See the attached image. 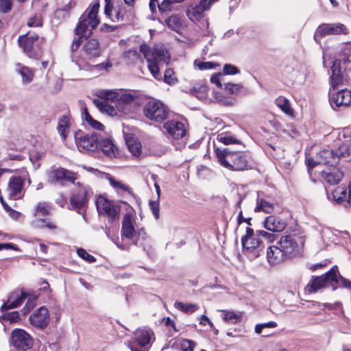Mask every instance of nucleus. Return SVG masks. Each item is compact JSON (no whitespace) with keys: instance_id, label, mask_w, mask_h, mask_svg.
Instances as JSON below:
<instances>
[{"instance_id":"f257e3e1","label":"nucleus","mask_w":351,"mask_h":351,"mask_svg":"<svg viewBox=\"0 0 351 351\" xmlns=\"http://www.w3.org/2000/svg\"><path fill=\"white\" fill-rule=\"evenodd\" d=\"M45 42L43 37H40L36 33L29 32L19 36L18 43L23 53L28 58L39 60L43 55L42 45Z\"/></svg>"},{"instance_id":"f03ea898","label":"nucleus","mask_w":351,"mask_h":351,"mask_svg":"<svg viewBox=\"0 0 351 351\" xmlns=\"http://www.w3.org/2000/svg\"><path fill=\"white\" fill-rule=\"evenodd\" d=\"M100 3L99 1L95 2L90 9L87 10V14H82L74 30L75 35L85 36L87 38L92 34L94 29L99 23L100 21L97 17Z\"/></svg>"},{"instance_id":"7ed1b4c3","label":"nucleus","mask_w":351,"mask_h":351,"mask_svg":"<svg viewBox=\"0 0 351 351\" xmlns=\"http://www.w3.org/2000/svg\"><path fill=\"white\" fill-rule=\"evenodd\" d=\"M143 112L147 119L162 123L168 118L169 109L160 100L151 98L143 104Z\"/></svg>"},{"instance_id":"20e7f679","label":"nucleus","mask_w":351,"mask_h":351,"mask_svg":"<svg viewBox=\"0 0 351 351\" xmlns=\"http://www.w3.org/2000/svg\"><path fill=\"white\" fill-rule=\"evenodd\" d=\"M257 234V231L254 233L252 228L247 227L245 233L241 237V244L243 252L245 254L250 256L253 258H257L261 252L263 250V244Z\"/></svg>"},{"instance_id":"39448f33","label":"nucleus","mask_w":351,"mask_h":351,"mask_svg":"<svg viewBox=\"0 0 351 351\" xmlns=\"http://www.w3.org/2000/svg\"><path fill=\"white\" fill-rule=\"evenodd\" d=\"M221 165L232 171H243L247 169V160L244 154L221 149Z\"/></svg>"},{"instance_id":"423d86ee","label":"nucleus","mask_w":351,"mask_h":351,"mask_svg":"<svg viewBox=\"0 0 351 351\" xmlns=\"http://www.w3.org/2000/svg\"><path fill=\"white\" fill-rule=\"evenodd\" d=\"M338 267L333 266L324 275L320 276H313L310 282L308 283L306 289L310 293H315L319 289L328 287L334 286V283H337V272Z\"/></svg>"},{"instance_id":"0eeeda50","label":"nucleus","mask_w":351,"mask_h":351,"mask_svg":"<svg viewBox=\"0 0 351 351\" xmlns=\"http://www.w3.org/2000/svg\"><path fill=\"white\" fill-rule=\"evenodd\" d=\"M99 134L93 132L90 134H84L82 131L75 133V140L80 151L94 152L99 147Z\"/></svg>"},{"instance_id":"6e6552de","label":"nucleus","mask_w":351,"mask_h":351,"mask_svg":"<svg viewBox=\"0 0 351 351\" xmlns=\"http://www.w3.org/2000/svg\"><path fill=\"white\" fill-rule=\"evenodd\" d=\"M95 205L98 212L100 213L103 210L108 217L109 223H112L119 221L121 208L111 201L107 199L103 196H99L95 201Z\"/></svg>"},{"instance_id":"1a4fd4ad","label":"nucleus","mask_w":351,"mask_h":351,"mask_svg":"<svg viewBox=\"0 0 351 351\" xmlns=\"http://www.w3.org/2000/svg\"><path fill=\"white\" fill-rule=\"evenodd\" d=\"M33 339L24 330L16 328L12 330L10 337V345L16 350L26 351L32 348Z\"/></svg>"},{"instance_id":"9d476101","label":"nucleus","mask_w":351,"mask_h":351,"mask_svg":"<svg viewBox=\"0 0 351 351\" xmlns=\"http://www.w3.org/2000/svg\"><path fill=\"white\" fill-rule=\"evenodd\" d=\"M346 156H349V152L347 146L344 145L340 146L335 152L330 149H324L317 154V163L324 165H330L329 167H332L338 163L341 157Z\"/></svg>"},{"instance_id":"9b49d317","label":"nucleus","mask_w":351,"mask_h":351,"mask_svg":"<svg viewBox=\"0 0 351 351\" xmlns=\"http://www.w3.org/2000/svg\"><path fill=\"white\" fill-rule=\"evenodd\" d=\"M136 336L137 344L141 346V348L130 346L131 351H147L152 341L155 339L154 331L149 328L138 329Z\"/></svg>"},{"instance_id":"f8f14e48","label":"nucleus","mask_w":351,"mask_h":351,"mask_svg":"<svg viewBox=\"0 0 351 351\" xmlns=\"http://www.w3.org/2000/svg\"><path fill=\"white\" fill-rule=\"evenodd\" d=\"M75 180L73 172L61 167L51 170L48 174V182L51 184L64 185L68 182L74 183Z\"/></svg>"},{"instance_id":"ddd939ff","label":"nucleus","mask_w":351,"mask_h":351,"mask_svg":"<svg viewBox=\"0 0 351 351\" xmlns=\"http://www.w3.org/2000/svg\"><path fill=\"white\" fill-rule=\"evenodd\" d=\"M277 244L288 258L295 256L298 253L299 245L294 236H282Z\"/></svg>"},{"instance_id":"4468645a","label":"nucleus","mask_w":351,"mask_h":351,"mask_svg":"<svg viewBox=\"0 0 351 351\" xmlns=\"http://www.w3.org/2000/svg\"><path fill=\"white\" fill-rule=\"evenodd\" d=\"M28 294L21 290H15L10 293L8 300L1 306V311L5 313L10 309L18 308L21 306Z\"/></svg>"},{"instance_id":"2eb2a0df","label":"nucleus","mask_w":351,"mask_h":351,"mask_svg":"<svg viewBox=\"0 0 351 351\" xmlns=\"http://www.w3.org/2000/svg\"><path fill=\"white\" fill-rule=\"evenodd\" d=\"M329 101L332 108L346 107L351 104V90L343 89L336 93H329Z\"/></svg>"},{"instance_id":"dca6fc26","label":"nucleus","mask_w":351,"mask_h":351,"mask_svg":"<svg viewBox=\"0 0 351 351\" xmlns=\"http://www.w3.org/2000/svg\"><path fill=\"white\" fill-rule=\"evenodd\" d=\"M316 34L322 37L330 35H347L348 30L343 24L340 23L332 24L323 23L319 25Z\"/></svg>"},{"instance_id":"f3484780","label":"nucleus","mask_w":351,"mask_h":351,"mask_svg":"<svg viewBox=\"0 0 351 351\" xmlns=\"http://www.w3.org/2000/svg\"><path fill=\"white\" fill-rule=\"evenodd\" d=\"M29 321L32 326L40 328H45L49 323V315L47 308L40 307L33 315L29 317Z\"/></svg>"},{"instance_id":"a211bd4d","label":"nucleus","mask_w":351,"mask_h":351,"mask_svg":"<svg viewBox=\"0 0 351 351\" xmlns=\"http://www.w3.org/2000/svg\"><path fill=\"white\" fill-rule=\"evenodd\" d=\"M341 60L336 59L330 67V82L333 89L338 86L343 84L345 81V76L341 69Z\"/></svg>"},{"instance_id":"6ab92c4d","label":"nucleus","mask_w":351,"mask_h":351,"mask_svg":"<svg viewBox=\"0 0 351 351\" xmlns=\"http://www.w3.org/2000/svg\"><path fill=\"white\" fill-rule=\"evenodd\" d=\"M163 128L167 133L175 139L182 138L186 133L184 124L175 120L167 121L164 123Z\"/></svg>"},{"instance_id":"aec40b11","label":"nucleus","mask_w":351,"mask_h":351,"mask_svg":"<svg viewBox=\"0 0 351 351\" xmlns=\"http://www.w3.org/2000/svg\"><path fill=\"white\" fill-rule=\"evenodd\" d=\"M23 179L20 176H12L9 180L7 191L11 199H16L21 197Z\"/></svg>"},{"instance_id":"412c9836","label":"nucleus","mask_w":351,"mask_h":351,"mask_svg":"<svg viewBox=\"0 0 351 351\" xmlns=\"http://www.w3.org/2000/svg\"><path fill=\"white\" fill-rule=\"evenodd\" d=\"M289 258L278 245L270 246L267 250V259L271 265L282 263Z\"/></svg>"},{"instance_id":"4be33fe9","label":"nucleus","mask_w":351,"mask_h":351,"mask_svg":"<svg viewBox=\"0 0 351 351\" xmlns=\"http://www.w3.org/2000/svg\"><path fill=\"white\" fill-rule=\"evenodd\" d=\"M87 193V190L85 188H82L70 197L72 208L79 213L80 210L86 207L88 204Z\"/></svg>"},{"instance_id":"5701e85b","label":"nucleus","mask_w":351,"mask_h":351,"mask_svg":"<svg viewBox=\"0 0 351 351\" xmlns=\"http://www.w3.org/2000/svg\"><path fill=\"white\" fill-rule=\"evenodd\" d=\"M322 178L330 184H338L343 176V173L336 165L332 167H327L321 172Z\"/></svg>"},{"instance_id":"b1692460","label":"nucleus","mask_w":351,"mask_h":351,"mask_svg":"<svg viewBox=\"0 0 351 351\" xmlns=\"http://www.w3.org/2000/svg\"><path fill=\"white\" fill-rule=\"evenodd\" d=\"M287 226V223L278 217L270 215L265 219L264 227L273 232H280Z\"/></svg>"},{"instance_id":"393cba45","label":"nucleus","mask_w":351,"mask_h":351,"mask_svg":"<svg viewBox=\"0 0 351 351\" xmlns=\"http://www.w3.org/2000/svg\"><path fill=\"white\" fill-rule=\"evenodd\" d=\"M121 237L132 239L136 234L134 227L132 223V215L126 213L122 221Z\"/></svg>"},{"instance_id":"a878e982","label":"nucleus","mask_w":351,"mask_h":351,"mask_svg":"<svg viewBox=\"0 0 351 351\" xmlns=\"http://www.w3.org/2000/svg\"><path fill=\"white\" fill-rule=\"evenodd\" d=\"M85 54L89 58H97L101 55L100 43L97 38H90L83 46Z\"/></svg>"},{"instance_id":"bb28decb","label":"nucleus","mask_w":351,"mask_h":351,"mask_svg":"<svg viewBox=\"0 0 351 351\" xmlns=\"http://www.w3.org/2000/svg\"><path fill=\"white\" fill-rule=\"evenodd\" d=\"M15 71L21 75L23 84L26 85L30 84L34 78V71L21 63H17L16 64Z\"/></svg>"},{"instance_id":"cd10ccee","label":"nucleus","mask_w":351,"mask_h":351,"mask_svg":"<svg viewBox=\"0 0 351 351\" xmlns=\"http://www.w3.org/2000/svg\"><path fill=\"white\" fill-rule=\"evenodd\" d=\"M99 147L102 152L109 158L116 157L118 150L112 140L108 138H99Z\"/></svg>"},{"instance_id":"c85d7f7f","label":"nucleus","mask_w":351,"mask_h":351,"mask_svg":"<svg viewBox=\"0 0 351 351\" xmlns=\"http://www.w3.org/2000/svg\"><path fill=\"white\" fill-rule=\"evenodd\" d=\"M167 26L171 30L180 32L182 28V20L178 15H172L165 20Z\"/></svg>"},{"instance_id":"c756f323","label":"nucleus","mask_w":351,"mask_h":351,"mask_svg":"<svg viewBox=\"0 0 351 351\" xmlns=\"http://www.w3.org/2000/svg\"><path fill=\"white\" fill-rule=\"evenodd\" d=\"M332 197L334 200L338 204H346L348 199L347 189L345 186H338L332 192Z\"/></svg>"},{"instance_id":"7c9ffc66","label":"nucleus","mask_w":351,"mask_h":351,"mask_svg":"<svg viewBox=\"0 0 351 351\" xmlns=\"http://www.w3.org/2000/svg\"><path fill=\"white\" fill-rule=\"evenodd\" d=\"M276 104L282 111L289 116L293 115V110L291 106L289 101L284 97H278L276 99Z\"/></svg>"},{"instance_id":"2f4dec72","label":"nucleus","mask_w":351,"mask_h":351,"mask_svg":"<svg viewBox=\"0 0 351 351\" xmlns=\"http://www.w3.org/2000/svg\"><path fill=\"white\" fill-rule=\"evenodd\" d=\"M69 125V117L66 115H63L58 119V130L62 137L63 140L65 141L66 138L67 130Z\"/></svg>"},{"instance_id":"473e14b6","label":"nucleus","mask_w":351,"mask_h":351,"mask_svg":"<svg viewBox=\"0 0 351 351\" xmlns=\"http://www.w3.org/2000/svg\"><path fill=\"white\" fill-rule=\"evenodd\" d=\"M140 58V53L136 49H130L122 55V59L127 64H134Z\"/></svg>"},{"instance_id":"72a5a7b5","label":"nucleus","mask_w":351,"mask_h":351,"mask_svg":"<svg viewBox=\"0 0 351 351\" xmlns=\"http://www.w3.org/2000/svg\"><path fill=\"white\" fill-rule=\"evenodd\" d=\"M274 209V206L272 203L263 199H257V206L254 209L255 212L263 211L265 213H271Z\"/></svg>"},{"instance_id":"f704fd0d","label":"nucleus","mask_w":351,"mask_h":351,"mask_svg":"<svg viewBox=\"0 0 351 351\" xmlns=\"http://www.w3.org/2000/svg\"><path fill=\"white\" fill-rule=\"evenodd\" d=\"M152 58H156L158 61L167 62L169 60V56L167 55V51L162 47H156L152 51Z\"/></svg>"},{"instance_id":"c9c22d12","label":"nucleus","mask_w":351,"mask_h":351,"mask_svg":"<svg viewBox=\"0 0 351 351\" xmlns=\"http://www.w3.org/2000/svg\"><path fill=\"white\" fill-rule=\"evenodd\" d=\"M223 320L229 324H237L241 321V313H234L233 311H223Z\"/></svg>"},{"instance_id":"e433bc0d","label":"nucleus","mask_w":351,"mask_h":351,"mask_svg":"<svg viewBox=\"0 0 351 351\" xmlns=\"http://www.w3.org/2000/svg\"><path fill=\"white\" fill-rule=\"evenodd\" d=\"M126 145L129 151L134 156H138L141 152V146L140 143H138L135 139L132 137L126 139Z\"/></svg>"},{"instance_id":"4c0bfd02","label":"nucleus","mask_w":351,"mask_h":351,"mask_svg":"<svg viewBox=\"0 0 351 351\" xmlns=\"http://www.w3.org/2000/svg\"><path fill=\"white\" fill-rule=\"evenodd\" d=\"M243 88L242 84L226 83L224 84L223 91L226 94L237 95Z\"/></svg>"},{"instance_id":"58836bf2","label":"nucleus","mask_w":351,"mask_h":351,"mask_svg":"<svg viewBox=\"0 0 351 351\" xmlns=\"http://www.w3.org/2000/svg\"><path fill=\"white\" fill-rule=\"evenodd\" d=\"M174 306L178 309L182 311L184 313H193L196 310L199 308L197 304H184L182 302L176 301L174 304Z\"/></svg>"},{"instance_id":"ea45409f","label":"nucleus","mask_w":351,"mask_h":351,"mask_svg":"<svg viewBox=\"0 0 351 351\" xmlns=\"http://www.w3.org/2000/svg\"><path fill=\"white\" fill-rule=\"evenodd\" d=\"M204 12V8H201L196 5L187 10V16L192 21L199 20L202 17Z\"/></svg>"},{"instance_id":"a19ab883","label":"nucleus","mask_w":351,"mask_h":351,"mask_svg":"<svg viewBox=\"0 0 351 351\" xmlns=\"http://www.w3.org/2000/svg\"><path fill=\"white\" fill-rule=\"evenodd\" d=\"M193 64L195 67L197 68L201 71L213 69L219 66V64L216 62H202L199 60H195L193 62Z\"/></svg>"},{"instance_id":"79ce46f5","label":"nucleus","mask_w":351,"mask_h":351,"mask_svg":"<svg viewBox=\"0 0 351 351\" xmlns=\"http://www.w3.org/2000/svg\"><path fill=\"white\" fill-rule=\"evenodd\" d=\"M240 73V70L236 66L231 64H225L221 75H234Z\"/></svg>"},{"instance_id":"37998d69","label":"nucleus","mask_w":351,"mask_h":351,"mask_svg":"<svg viewBox=\"0 0 351 351\" xmlns=\"http://www.w3.org/2000/svg\"><path fill=\"white\" fill-rule=\"evenodd\" d=\"M147 238V234L144 228L138 230L136 233V238L133 240V244L136 246H143V241Z\"/></svg>"},{"instance_id":"c03bdc74","label":"nucleus","mask_w":351,"mask_h":351,"mask_svg":"<svg viewBox=\"0 0 351 351\" xmlns=\"http://www.w3.org/2000/svg\"><path fill=\"white\" fill-rule=\"evenodd\" d=\"M221 143L225 145L230 144H241V141L232 136H230L227 134V132L221 133Z\"/></svg>"},{"instance_id":"a18cd8bd","label":"nucleus","mask_w":351,"mask_h":351,"mask_svg":"<svg viewBox=\"0 0 351 351\" xmlns=\"http://www.w3.org/2000/svg\"><path fill=\"white\" fill-rule=\"evenodd\" d=\"M148 63V68L154 77H156V75L159 73V67H158V60H156V58H152V57L147 60Z\"/></svg>"},{"instance_id":"49530a36","label":"nucleus","mask_w":351,"mask_h":351,"mask_svg":"<svg viewBox=\"0 0 351 351\" xmlns=\"http://www.w3.org/2000/svg\"><path fill=\"white\" fill-rule=\"evenodd\" d=\"M108 180H109L110 184L112 187L122 189L125 191H128L130 193H132L131 189L129 186L122 184L119 181L116 180L112 176H109L108 177Z\"/></svg>"},{"instance_id":"de8ad7c7","label":"nucleus","mask_w":351,"mask_h":351,"mask_svg":"<svg viewBox=\"0 0 351 351\" xmlns=\"http://www.w3.org/2000/svg\"><path fill=\"white\" fill-rule=\"evenodd\" d=\"M149 208L156 219H158L160 217V202L159 199L155 201L150 200L149 203Z\"/></svg>"},{"instance_id":"09e8293b","label":"nucleus","mask_w":351,"mask_h":351,"mask_svg":"<svg viewBox=\"0 0 351 351\" xmlns=\"http://www.w3.org/2000/svg\"><path fill=\"white\" fill-rule=\"evenodd\" d=\"M77 253L80 257L89 263H93L96 261V258L91 254H88L84 249L78 248Z\"/></svg>"},{"instance_id":"8fccbe9b","label":"nucleus","mask_w":351,"mask_h":351,"mask_svg":"<svg viewBox=\"0 0 351 351\" xmlns=\"http://www.w3.org/2000/svg\"><path fill=\"white\" fill-rule=\"evenodd\" d=\"M51 206L46 202H40L36 207V212L40 213L42 216H47L49 214Z\"/></svg>"},{"instance_id":"3c124183","label":"nucleus","mask_w":351,"mask_h":351,"mask_svg":"<svg viewBox=\"0 0 351 351\" xmlns=\"http://www.w3.org/2000/svg\"><path fill=\"white\" fill-rule=\"evenodd\" d=\"M277 324L275 322L270 321L267 323L258 324L255 326V332L261 335L263 328H275Z\"/></svg>"},{"instance_id":"603ef678","label":"nucleus","mask_w":351,"mask_h":351,"mask_svg":"<svg viewBox=\"0 0 351 351\" xmlns=\"http://www.w3.org/2000/svg\"><path fill=\"white\" fill-rule=\"evenodd\" d=\"M36 226L40 228H47L49 230H55L56 229V226L53 224L51 222H47L45 219H38L35 221Z\"/></svg>"},{"instance_id":"864d4df0","label":"nucleus","mask_w":351,"mask_h":351,"mask_svg":"<svg viewBox=\"0 0 351 351\" xmlns=\"http://www.w3.org/2000/svg\"><path fill=\"white\" fill-rule=\"evenodd\" d=\"M196 343L192 340L184 339L181 341V349L182 351H193Z\"/></svg>"},{"instance_id":"5fc2aeb1","label":"nucleus","mask_w":351,"mask_h":351,"mask_svg":"<svg viewBox=\"0 0 351 351\" xmlns=\"http://www.w3.org/2000/svg\"><path fill=\"white\" fill-rule=\"evenodd\" d=\"M105 1V6H104V14L108 17V19H112V10L114 8V3H112V0H104Z\"/></svg>"},{"instance_id":"6e6d98bb","label":"nucleus","mask_w":351,"mask_h":351,"mask_svg":"<svg viewBox=\"0 0 351 351\" xmlns=\"http://www.w3.org/2000/svg\"><path fill=\"white\" fill-rule=\"evenodd\" d=\"M173 4L171 0H163L158 4V10L161 13L170 11L172 9Z\"/></svg>"},{"instance_id":"4d7b16f0","label":"nucleus","mask_w":351,"mask_h":351,"mask_svg":"<svg viewBox=\"0 0 351 351\" xmlns=\"http://www.w3.org/2000/svg\"><path fill=\"white\" fill-rule=\"evenodd\" d=\"M257 234L265 239L268 242H273L277 239V235L274 233L266 232L265 230H257Z\"/></svg>"},{"instance_id":"13d9d810","label":"nucleus","mask_w":351,"mask_h":351,"mask_svg":"<svg viewBox=\"0 0 351 351\" xmlns=\"http://www.w3.org/2000/svg\"><path fill=\"white\" fill-rule=\"evenodd\" d=\"M3 320H8L10 322H16L19 318V313L18 311H13L10 313H4L2 316Z\"/></svg>"},{"instance_id":"bf43d9fd","label":"nucleus","mask_w":351,"mask_h":351,"mask_svg":"<svg viewBox=\"0 0 351 351\" xmlns=\"http://www.w3.org/2000/svg\"><path fill=\"white\" fill-rule=\"evenodd\" d=\"M12 8V0H0V11H1L3 13L9 12Z\"/></svg>"},{"instance_id":"052dcab7","label":"nucleus","mask_w":351,"mask_h":351,"mask_svg":"<svg viewBox=\"0 0 351 351\" xmlns=\"http://www.w3.org/2000/svg\"><path fill=\"white\" fill-rule=\"evenodd\" d=\"M140 51L143 54L146 60H149L152 57V51L149 46L145 43L141 45Z\"/></svg>"},{"instance_id":"680f3d73","label":"nucleus","mask_w":351,"mask_h":351,"mask_svg":"<svg viewBox=\"0 0 351 351\" xmlns=\"http://www.w3.org/2000/svg\"><path fill=\"white\" fill-rule=\"evenodd\" d=\"M36 304V299L29 298L22 309V313L23 315H26L27 313L30 312V311L34 307Z\"/></svg>"},{"instance_id":"e2e57ef3","label":"nucleus","mask_w":351,"mask_h":351,"mask_svg":"<svg viewBox=\"0 0 351 351\" xmlns=\"http://www.w3.org/2000/svg\"><path fill=\"white\" fill-rule=\"evenodd\" d=\"M76 36L77 37L73 39L72 45H71V50L72 52H74L76 50H77V49L81 45L84 38L86 39L85 38V36H80V35H76Z\"/></svg>"},{"instance_id":"0e129e2a","label":"nucleus","mask_w":351,"mask_h":351,"mask_svg":"<svg viewBox=\"0 0 351 351\" xmlns=\"http://www.w3.org/2000/svg\"><path fill=\"white\" fill-rule=\"evenodd\" d=\"M124 8L122 6H119L116 9V13L114 18L110 19L112 21L116 22V21H123L124 20Z\"/></svg>"},{"instance_id":"69168bd1","label":"nucleus","mask_w":351,"mask_h":351,"mask_svg":"<svg viewBox=\"0 0 351 351\" xmlns=\"http://www.w3.org/2000/svg\"><path fill=\"white\" fill-rule=\"evenodd\" d=\"M176 80V79L173 77V71L170 69H167L164 75V81L169 84H174Z\"/></svg>"},{"instance_id":"338daca9","label":"nucleus","mask_w":351,"mask_h":351,"mask_svg":"<svg viewBox=\"0 0 351 351\" xmlns=\"http://www.w3.org/2000/svg\"><path fill=\"white\" fill-rule=\"evenodd\" d=\"M337 280H338V282L334 283V286H332L333 290L337 289V285H341L343 287H347V288L351 287V282L349 281L348 280L346 279L345 278H343L342 276H339V278L337 277Z\"/></svg>"},{"instance_id":"774afa93","label":"nucleus","mask_w":351,"mask_h":351,"mask_svg":"<svg viewBox=\"0 0 351 351\" xmlns=\"http://www.w3.org/2000/svg\"><path fill=\"white\" fill-rule=\"evenodd\" d=\"M99 97L106 100H112L116 97V93L111 90H101L99 92Z\"/></svg>"}]
</instances>
